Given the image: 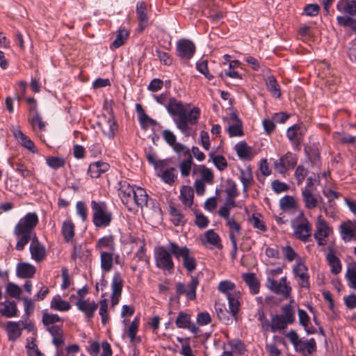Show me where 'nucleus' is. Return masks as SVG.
Returning a JSON list of instances; mask_svg holds the SVG:
<instances>
[{
  "mask_svg": "<svg viewBox=\"0 0 356 356\" xmlns=\"http://www.w3.org/2000/svg\"><path fill=\"white\" fill-rule=\"evenodd\" d=\"M38 217L35 212L28 213L19 220L14 229V234L18 238L15 248L22 251L31 241L30 252L31 258L37 262L42 261L46 257L45 248L40 243L34 233V228L38 225Z\"/></svg>",
  "mask_w": 356,
  "mask_h": 356,
  "instance_id": "obj_1",
  "label": "nucleus"
},
{
  "mask_svg": "<svg viewBox=\"0 0 356 356\" xmlns=\"http://www.w3.org/2000/svg\"><path fill=\"white\" fill-rule=\"evenodd\" d=\"M190 104H184L175 97L169 99L166 109L169 114L177 118L175 120L177 128L186 137L191 136V126L196 125L200 117V109L194 106L188 109Z\"/></svg>",
  "mask_w": 356,
  "mask_h": 356,
  "instance_id": "obj_2",
  "label": "nucleus"
},
{
  "mask_svg": "<svg viewBox=\"0 0 356 356\" xmlns=\"http://www.w3.org/2000/svg\"><path fill=\"white\" fill-rule=\"evenodd\" d=\"M168 248L177 259H182L183 267L188 273H191L196 269L197 262L189 248L186 246L181 247L175 242H170Z\"/></svg>",
  "mask_w": 356,
  "mask_h": 356,
  "instance_id": "obj_3",
  "label": "nucleus"
},
{
  "mask_svg": "<svg viewBox=\"0 0 356 356\" xmlns=\"http://www.w3.org/2000/svg\"><path fill=\"white\" fill-rule=\"evenodd\" d=\"M91 209L93 211L92 222L96 227H106L110 225L113 216L105 202L92 200Z\"/></svg>",
  "mask_w": 356,
  "mask_h": 356,
  "instance_id": "obj_4",
  "label": "nucleus"
},
{
  "mask_svg": "<svg viewBox=\"0 0 356 356\" xmlns=\"http://www.w3.org/2000/svg\"><path fill=\"white\" fill-rule=\"evenodd\" d=\"M172 253L163 246H158L154 250V259L156 267L172 273L175 269V264L172 258Z\"/></svg>",
  "mask_w": 356,
  "mask_h": 356,
  "instance_id": "obj_5",
  "label": "nucleus"
},
{
  "mask_svg": "<svg viewBox=\"0 0 356 356\" xmlns=\"http://www.w3.org/2000/svg\"><path fill=\"white\" fill-rule=\"evenodd\" d=\"M296 220L298 221V224L296 225H293L294 229V236L296 238L300 240L302 242L305 243L309 241L312 236V224L304 216L302 212L299 214Z\"/></svg>",
  "mask_w": 356,
  "mask_h": 356,
  "instance_id": "obj_6",
  "label": "nucleus"
},
{
  "mask_svg": "<svg viewBox=\"0 0 356 356\" xmlns=\"http://www.w3.org/2000/svg\"><path fill=\"white\" fill-rule=\"evenodd\" d=\"M267 287L274 293L281 295L284 299H287L291 293V287L287 282L286 277H282L280 281L268 277Z\"/></svg>",
  "mask_w": 356,
  "mask_h": 356,
  "instance_id": "obj_7",
  "label": "nucleus"
},
{
  "mask_svg": "<svg viewBox=\"0 0 356 356\" xmlns=\"http://www.w3.org/2000/svg\"><path fill=\"white\" fill-rule=\"evenodd\" d=\"M199 285V280L197 277L191 276V279L187 285L183 282H178L176 284L177 296L179 298L182 295H185L188 300H194L196 298V289Z\"/></svg>",
  "mask_w": 356,
  "mask_h": 356,
  "instance_id": "obj_8",
  "label": "nucleus"
},
{
  "mask_svg": "<svg viewBox=\"0 0 356 356\" xmlns=\"http://www.w3.org/2000/svg\"><path fill=\"white\" fill-rule=\"evenodd\" d=\"M297 164V159L294 154L287 152L284 155L274 162L275 169L280 174L293 168Z\"/></svg>",
  "mask_w": 356,
  "mask_h": 356,
  "instance_id": "obj_9",
  "label": "nucleus"
},
{
  "mask_svg": "<svg viewBox=\"0 0 356 356\" xmlns=\"http://www.w3.org/2000/svg\"><path fill=\"white\" fill-rule=\"evenodd\" d=\"M331 232L332 229L328 226L327 222L321 216H318L316 223V231L314 236L319 246L325 245V238L329 236Z\"/></svg>",
  "mask_w": 356,
  "mask_h": 356,
  "instance_id": "obj_10",
  "label": "nucleus"
},
{
  "mask_svg": "<svg viewBox=\"0 0 356 356\" xmlns=\"http://www.w3.org/2000/svg\"><path fill=\"white\" fill-rule=\"evenodd\" d=\"M293 273L294 276L299 279L298 284L301 288L309 289L308 268L304 263L298 261L293 268Z\"/></svg>",
  "mask_w": 356,
  "mask_h": 356,
  "instance_id": "obj_11",
  "label": "nucleus"
},
{
  "mask_svg": "<svg viewBox=\"0 0 356 356\" xmlns=\"http://www.w3.org/2000/svg\"><path fill=\"white\" fill-rule=\"evenodd\" d=\"M177 50L181 58L188 60L194 55L195 46L191 40L181 39L177 42Z\"/></svg>",
  "mask_w": 356,
  "mask_h": 356,
  "instance_id": "obj_12",
  "label": "nucleus"
},
{
  "mask_svg": "<svg viewBox=\"0 0 356 356\" xmlns=\"http://www.w3.org/2000/svg\"><path fill=\"white\" fill-rule=\"evenodd\" d=\"M306 129L300 125L294 124L289 127L286 131V136L292 143L296 149H299V146L302 142Z\"/></svg>",
  "mask_w": 356,
  "mask_h": 356,
  "instance_id": "obj_13",
  "label": "nucleus"
},
{
  "mask_svg": "<svg viewBox=\"0 0 356 356\" xmlns=\"http://www.w3.org/2000/svg\"><path fill=\"white\" fill-rule=\"evenodd\" d=\"M135 189L127 181L119 182L118 193L122 203L127 207L132 205Z\"/></svg>",
  "mask_w": 356,
  "mask_h": 356,
  "instance_id": "obj_14",
  "label": "nucleus"
},
{
  "mask_svg": "<svg viewBox=\"0 0 356 356\" xmlns=\"http://www.w3.org/2000/svg\"><path fill=\"white\" fill-rule=\"evenodd\" d=\"M75 305L77 308L84 313L88 318H92L95 312L98 307L97 303L95 301H90V299L79 298L76 302Z\"/></svg>",
  "mask_w": 356,
  "mask_h": 356,
  "instance_id": "obj_15",
  "label": "nucleus"
},
{
  "mask_svg": "<svg viewBox=\"0 0 356 356\" xmlns=\"http://www.w3.org/2000/svg\"><path fill=\"white\" fill-rule=\"evenodd\" d=\"M339 229L344 241H350L356 238V221L348 220L340 225Z\"/></svg>",
  "mask_w": 356,
  "mask_h": 356,
  "instance_id": "obj_16",
  "label": "nucleus"
},
{
  "mask_svg": "<svg viewBox=\"0 0 356 356\" xmlns=\"http://www.w3.org/2000/svg\"><path fill=\"white\" fill-rule=\"evenodd\" d=\"M296 352L302 354L307 353L308 355H312L316 351V343L314 339L302 341L300 339L297 345L294 346Z\"/></svg>",
  "mask_w": 356,
  "mask_h": 356,
  "instance_id": "obj_17",
  "label": "nucleus"
},
{
  "mask_svg": "<svg viewBox=\"0 0 356 356\" xmlns=\"http://www.w3.org/2000/svg\"><path fill=\"white\" fill-rule=\"evenodd\" d=\"M136 109L140 127L143 129L146 130L149 126H155L156 124V121L146 114L141 104H136Z\"/></svg>",
  "mask_w": 356,
  "mask_h": 356,
  "instance_id": "obj_18",
  "label": "nucleus"
},
{
  "mask_svg": "<svg viewBox=\"0 0 356 356\" xmlns=\"http://www.w3.org/2000/svg\"><path fill=\"white\" fill-rule=\"evenodd\" d=\"M35 271V267L30 264L22 262L17 265L16 274L19 278H31L34 276Z\"/></svg>",
  "mask_w": 356,
  "mask_h": 356,
  "instance_id": "obj_19",
  "label": "nucleus"
},
{
  "mask_svg": "<svg viewBox=\"0 0 356 356\" xmlns=\"http://www.w3.org/2000/svg\"><path fill=\"white\" fill-rule=\"evenodd\" d=\"M13 134L19 143L32 152L36 151L34 143L18 128H13Z\"/></svg>",
  "mask_w": 356,
  "mask_h": 356,
  "instance_id": "obj_20",
  "label": "nucleus"
},
{
  "mask_svg": "<svg viewBox=\"0 0 356 356\" xmlns=\"http://www.w3.org/2000/svg\"><path fill=\"white\" fill-rule=\"evenodd\" d=\"M337 9L350 16L356 15V0H340L337 4Z\"/></svg>",
  "mask_w": 356,
  "mask_h": 356,
  "instance_id": "obj_21",
  "label": "nucleus"
},
{
  "mask_svg": "<svg viewBox=\"0 0 356 356\" xmlns=\"http://www.w3.org/2000/svg\"><path fill=\"white\" fill-rule=\"evenodd\" d=\"M146 4L144 1L138 3L136 6V14L139 22V31H143L148 24V17L146 13Z\"/></svg>",
  "mask_w": 356,
  "mask_h": 356,
  "instance_id": "obj_22",
  "label": "nucleus"
},
{
  "mask_svg": "<svg viewBox=\"0 0 356 356\" xmlns=\"http://www.w3.org/2000/svg\"><path fill=\"white\" fill-rule=\"evenodd\" d=\"M148 197L149 196L144 188L137 187L134 193L132 204H135L137 207L143 209L147 206Z\"/></svg>",
  "mask_w": 356,
  "mask_h": 356,
  "instance_id": "obj_23",
  "label": "nucleus"
},
{
  "mask_svg": "<svg viewBox=\"0 0 356 356\" xmlns=\"http://www.w3.org/2000/svg\"><path fill=\"white\" fill-rule=\"evenodd\" d=\"M243 279L248 286L250 291L252 295L257 294L259 292L260 283L254 273H244L243 274Z\"/></svg>",
  "mask_w": 356,
  "mask_h": 356,
  "instance_id": "obj_24",
  "label": "nucleus"
},
{
  "mask_svg": "<svg viewBox=\"0 0 356 356\" xmlns=\"http://www.w3.org/2000/svg\"><path fill=\"white\" fill-rule=\"evenodd\" d=\"M108 168L109 165L107 163L97 161L90 165L88 174L92 178H97L102 173L106 172Z\"/></svg>",
  "mask_w": 356,
  "mask_h": 356,
  "instance_id": "obj_25",
  "label": "nucleus"
},
{
  "mask_svg": "<svg viewBox=\"0 0 356 356\" xmlns=\"http://www.w3.org/2000/svg\"><path fill=\"white\" fill-rule=\"evenodd\" d=\"M328 265L330 266V271L332 274L337 275L341 270V264L339 259L334 254L332 248H329V252L326 256Z\"/></svg>",
  "mask_w": 356,
  "mask_h": 356,
  "instance_id": "obj_26",
  "label": "nucleus"
},
{
  "mask_svg": "<svg viewBox=\"0 0 356 356\" xmlns=\"http://www.w3.org/2000/svg\"><path fill=\"white\" fill-rule=\"evenodd\" d=\"M61 232L65 242H72L75 235V226L71 220H66L63 222Z\"/></svg>",
  "mask_w": 356,
  "mask_h": 356,
  "instance_id": "obj_27",
  "label": "nucleus"
},
{
  "mask_svg": "<svg viewBox=\"0 0 356 356\" xmlns=\"http://www.w3.org/2000/svg\"><path fill=\"white\" fill-rule=\"evenodd\" d=\"M204 236L205 241L203 240L202 242L204 245H205L206 243H209L219 250L222 249L223 245L221 243L220 237L216 232H214L213 229L207 230L204 233Z\"/></svg>",
  "mask_w": 356,
  "mask_h": 356,
  "instance_id": "obj_28",
  "label": "nucleus"
},
{
  "mask_svg": "<svg viewBox=\"0 0 356 356\" xmlns=\"http://www.w3.org/2000/svg\"><path fill=\"white\" fill-rule=\"evenodd\" d=\"M19 322L8 321L6 324V330L10 341H16L22 334V329L19 326Z\"/></svg>",
  "mask_w": 356,
  "mask_h": 356,
  "instance_id": "obj_29",
  "label": "nucleus"
},
{
  "mask_svg": "<svg viewBox=\"0 0 356 356\" xmlns=\"http://www.w3.org/2000/svg\"><path fill=\"white\" fill-rule=\"evenodd\" d=\"M302 201L305 207L308 209H314L318 205V199L310 189L305 188L302 192Z\"/></svg>",
  "mask_w": 356,
  "mask_h": 356,
  "instance_id": "obj_30",
  "label": "nucleus"
},
{
  "mask_svg": "<svg viewBox=\"0 0 356 356\" xmlns=\"http://www.w3.org/2000/svg\"><path fill=\"white\" fill-rule=\"evenodd\" d=\"M194 191L193 189L188 186H183L181 189L180 200L186 207H191L193 204Z\"/></svg>",
  "mask_w": 356,
  "mask_h": 356,
  "instance_id": "obj_31",
  "label": "nucleus"
},
{
  "mask_svg": "<svg viewBox=\"0 0 356 356\" xmlns=\"http://www.w3.org/2000/svg\"><path fill=\"white\" fill-rule=\"evenodd\" d=\"M113 252H100L101 268L104 272H109L113 268Z\"/></svg>",
  "mask_w": 356,
  "mask_h": 356,
  "instance_id": "obj_32",
  "label": "nucleus"
},
{
  "mask_svg": "<svg viewBox=\"0 0 356 356\" xmlns=\"http://www.w3.org/2000/svg\"><path fill=\"white\" fill-rule=\"evenodd\" d=\"M17 305L15 302L7 301L1 304L0 313L2 316L11 318L17 316Z\"/></svg>",
  "mask_w": 356,
  "mask_h": 356,
  "instance_id": "obj_33",
  "label": "nucleus"
},
{
  "mask_svg": "<svg viewBox=\"0 0 356 356\" xmlns=\"http://www.w3.org/2000/svg\"><path fill=\"white\" fill-rule=\"evenodd\" d=\"M266 86L268 90L270 92L271 95L275 98H279L281 96V90L280 85L278 84L275 76H269L265 79Z\"/></svg>",
  "mask_w": 356,
  "mask_h": 356,
  "instance_id": "obj_34",
  "label": "nucleus"
},
{
  "mask_svg": "<svg viewBox=\"0 0 356 356\" xmlns=\"http://www.w3.org/2000/svg\"><path fill=\"white\" fill-rule=\"evenodd\" d=\"M231 119L234 121V124L229 127L228 131L229 136L234 137L241 136L243 134L242 122L236 113L232 114Z\"/></svg>",
  "mask_w": 356,
  "mask_h": 356,
  "instance_id": "obj_35",
  "label": "nucleus"
},
{
  "mask_svg": "<svg viewBox=\"0 0 356 356\" xmlns=\"http://www.w3.org/2000/svg\"><path fill=\"white\" fill-rule=\"evenodd\" d=\"M90 255V251L83 245H74L73 250L71 254V259L76 261L77 259L81 261L86 260Z\"/></svg>",
  "mask_w": 356,
  "mask_h": 356,
  "instance_id": "obj_36",
  "label": "nucleus"
},
{
  "mask_svg": "<svg viewBox=\"0 0 356 356\" xmlns=\"http://www.w3.org/2000/svg\"><path fill=\"white\" fill-rule=\"evenodd\" d=\"M241 297V293L239 291L234 292L233 294L229 295L227 298L229 302V312L232 314V316L235 317L239 309V298Z\"/></svg>",
  "mask_w": 356,
  "mask_h": 356,
  "instance_id": "obj_37",
  "label": "nucleus"
},
{
  "mask_svg": "<svg viewBox=\"0 0 356 356\" xmlns=\"http://www.w3.org/2000/svg\"><path fill=\"white\" fill-rule=\"evenodd\" d=\"M96 245L97 248H107L110 252H114L115 250L114 236L113 235L104 236L97 241Z\"/></svg>",
  "mask_w": 356,
  "mask_h": 356,
  "instance_id": "obj_38",
  "label": "nucleus"
},
{
  "mask_svg": "<svg viewBox=\"0 0 356 356\" xmlns=\"http://www.w3.org/2000/svg\"><path fill=\"white\" fill-rule=\"evenodd\" d=\"M51 307L57 311L66 312L70 309L71 306L67 301L63 300L60 296H56L51 302Z\"/></svg>",
  "mask_w": 356,
  "mask_h": 356,
  "instance_id": "obj_39",
  "label": "nucleus"
},
{
  "mask_svg": "<svg viewBox=\"0 0 356 356\" xmlns=\"http://www.w3.org/2000/svg\"><path fill=\"white\" fill-rule=\"evenodd\" d=\"M123 286V280L121 274L115 272L113 275L111 283L112 293L113 296L121 295Z\"/></svg>",
  "mask_w": 356,
  "mask_h": 356,
  "instance_id": "obj_40",
  "label": "nucleus"
},
{
  "mask_svg": "<svg viewBox=\"0 0 356 356\" xmlns=\"http://www.w3.org/2000/svg\"><path fill=\"white\" fill-rule=\"evenodd\" d=\"M185 156H188V159L183 160L179 165L181 174L183 177H188L190 174L191 166L193 163L192 156L190 150L185 152Z\"/></svg>",
  "mask_w": 356,
  "mask_h": 356,
  "instance_id": "obj_41",
  "label": "nucleus"
},
{
  "mask_svg": "<svg viewBox=\"0 0 356 356\" xmlns=\"http://www.w3.org/2000/svg\"><path fill=\"white\" fill-rule=\"evenodd\" d=\"M240 172V179L243 184V192H247L248 188L253 183V177L251 170L249 168L246 170H241Z\"/></svg>",
  "mask_w": 356,
  "mask_h": 356,
  "instance_id": "obj_42",
  "label": "nucleus"
},
{
  "mask_svg": "<svg viewBox=\"0 0 356 356\" xmlns=\"http://www.w3.org/2000/svg\"><path fill=\"white\" fill-rule=\"evenodd\" d=\"M346 277L350 286L356 289V262H350L347 266Z\"/></svg>",
  "mask_w": 356,
  "mask_h": 356,
  "instance_id": "obj_43",
  "label": "nucleus"
},
{
  "mask_svg": "<svg viewBox=\"0 0 356 356\" xmlns=\"http://www.w3.org/2000/svg\"><path fill=\"white\" fill-rule=\"evenodd\" d=\"M352 16H338L337 17V23L339 26L349 27L353 31H356V19Z\"/></svg>",
  "mask_w": 356,
  "mask_h": 356,
  "instance_id": "obj_44",
  "label": "nucleus"
},
{
  "mask_svg": "<svg viewBox=\"0 0 356 356\" xmlns=\"http://www.w3.org/2000/svg\"><path fill=\"white\" fill-rule=\"evenodd\" d=\"M289 324L280 315H275L272 317L270 328L273 332L284 330Z\"/></svg>",
  "mask_w": 356,
  "mask_h": 356,
  "instance_id": "obj_45",
  "label": "nucleus"
},
{
  "mask_svg": "<svg viewBox=\"0 0 356 356\" xmlns=\"http://www.w3.org/2000/svg\"><path fill=\"white\" fill-rule=\"evenodd\" d=\"M117 129L118 125L113 118H110L107 120L106 126L102 129L103 134L109 138H113L114 137Z\"/></svg>",
  "mask_w": 356,
  "mask_h": 356,
  "instance_id": "obj_46",
  "label": "nucleus"
},
{
  "mask_svg": "<svg viewBox=\"0 0 356 356\" xmlns=\"http://www.w3.org/2000/svg\"><path fill=\"white\" fill-rule=\"evenodd\" d=\"M170 215L171 221L175 226L183 225L186 222L184 216L175 207H170Z\"/></svg>",
  "mask_w": 356,
  "mask_h": 356,
  "instance_id": "obj_47",
  "label": "nucleus"
},
{
  "mask_svg": "<svg viewBox=\"0 0 356 356\" xmlns=\"http://www.w3.org/2000/svg\"><path fill=\"white\" fill-rule=\"evenodd\" d=\"M129 36V33L125 29L118 31L115 39L112 42L111 48L117 49L123 45Z\"/></svg>",
  "mask_w": 356,
  "mask_h": 356,
  "instance_id": "obj_48",
  "label": "nucleus"
},
{
  "mask_svg": "<svg viewBox=\"0 0 356 356\" xmlns=\"http://www.w3.org/2000/svg\"><path fill=\"white\" fill-rule=\"evenodd\" d=\"M199 172L201 175V179L200 180H202V181L209 184H213L214 175L211 169L202 165L199 166Z\"/></svg>",
  "mask_w": 356,
  "mask_h": 356,
  "instance_id": "obj_49",
  "label": "nucleus"
},
{
  "mask_svg": "<svg viewBox=\"0 0 356 356\" xmlns=\"http://www.w3.org/2000/svg\"><path fill=\"white\" fill-rule=\"evenodd\" d=\"M235 284L229 280L222 281L219 283L218 289L221 293L225 294L227 297L229 295H232L234 292H236L234 291Z\"/></svg>",
  "mask_w": 356,
  "mask_h": 356,
  "instance_id": "obj_50",
  "label": "nucleus"
},
{
  "mask_svg": "<svg viewBox=\"0 0 356 356\" xmlns=\"http://www.w3.org/2000/svg\"><path fill=\"white\" fill-rule=\"evenodd\" d=\"M236 150L241 159H250L251 151L245 142H241L236 145Z\"/></svg>",
  "mask_w": 356,
  "mask_h": 356,
  "instance_id": "obj_51",
  "label": "nucleus"
},
{
  "mask_svg": "<svg viewBox=\"0 0 356 356\" xmlns=\"http://www.w3.org/2000/svg\"><path fill=\"white\" fill-rule=\"evenodd\" d=\"M282 314L280 315L289 324L295 321L294 310L291 305H286L282 307Z\"/></svg>",
  "mask_w": 356,
  "mask_h": 356,
  "instance_id": "obj_52",
  "label": "nucleus"
},
{
  "mask_svg": "<svg viewBox=\"0 0 356 356\" xmlns=\"http://www.w3.org/2000/svg\"><path fill=\"white\" fill-rule=\"evenodd\" d=\"M190 323L191 315L184 312H180L175 321L177 327L179 328H186Z\"/></svg>",
  "mask_w": 356,
  "mask_h": 356,
  "instance_id": "obj_53",
  "label": "nucleus"
},
{
  "mask_svg": "<svg viewBox=\"0 0 356 356\" xmlns=\"http://www.w3.org/2000/svg\"><path fill=\"white\" fill-rule=\"evenodd\" d=\"M58 322H63L58 314L44 313L42 315V323L45 327L56 325Z\"/></svg>",
  "mask_w": 356,
  "mask_h": 356,
  "instance_id": "obj_54",
  "label": "nucleus"
},
{
  "mask_svg": "<svg viewBox=\"0 0 356 356\" xmlns=\"http://www.w3.org/2000/svg\"><path fill=\"white\" fill-rule=\"evenodd\" d=\"M280 205L283 211L289 210L296 207V202L293 197L285 195L280 199Z\"/></svg>",
  "mask_w": 356,
  "mask_h": 356,
  "instance_id": "obj_55",
  "label": "nucleus"
},
{
  "mask_svg": "<svg viewBox=\"0 0 356 356\" xmlns=\"http://www.w3.org/2000/svg\"><path fill=\"white\" fill-rule=\"evenodd\" d=\"M175 172L176 170L175 168H170L169 169L165 170L162 172L161 177L165 183L172 184L175 182V180L177 178Z\"/></svg>",
  "mask_w": 356,
  "mask_h": 356,
  "instance_id": "obj_56",
  "label": "nucleus"
},
{
  "mask_svg": "<svg viewBox=\"0 0 356 356\" xmlns=\"http://www.w3.org/2000/svg\"><path fill=\"white\" fill-rule=\"evenodd\" d=\"M99 303H100V307H99V314L101 316L102 324L106 325L110 319L109 315L108 314L107 300H106V299H104V300H101Z\"/></svg>",
  "mask_w": 356,
  "mask_h": 356,
  "instance_id": "obj_57",
  "label": "nucleus"
},
{
  "mask_svg": "<svg viewBox=\"0 0 356 356\" xmlns=\"http://www.w3.org/2000/svg\"><path fill=\"white\" fill-rule=\"evenodd\" d=\"M260 216H261L259 213H254L249 218V222L252 225V226L254 228L258 229L262 232H265L266 231V227L263 220L260 219Z\"/></svg>",
  "mask_w": 356,
  "mask_h": 356,
  "instance_id": "obj_58",
  "label": "nucleus"
},
{
  "mask_svg": "<svg viewBox=\"0 0 356 356\" xmlns=\"http://www.w3.org/2000/svg\"><path fill=\"white\" fill-rule=\"evenodd\" d=\"M46 161L47 165L54 169H58L63 167L65 163V160L64 159L55 156L47 158Z\"/></svg>",
  "mask_w": 356,
  "mask_h": 356,
  "instance_id": "obj_59",
  "label": "nucleus"
},
{
  "mask_svg": "<svg viewBox=\"0 0 356 356\" xmlns=\"http://www.w3.org/2000/svg\"><path fill=\"white\" fill-rule=\"evenodd\" d=\"M333 136L335 140L342 144L351 145L353 136L345 133L334 132Z\"/></svg>",
  "mask_w": 356,
  "mask_h": 356,
  "instance_id": "obj_60",
  "label": "nucleus"
},
{
  "mask_svg": "<svg viewBox=\"0 0 356 356\" xmlns=\"http://www.w3.org/2000/svg\"><path fill=\"white\" fill-rule=\"evenodd\" d=\"M6 293L13 298H19L21 293V288L13 282H9L6 286Z\"/></svg>",
  "mask_w": 356,
  "mask_h": 356,
  "instance_id": "obj_61",
  "label": "nucleus"
},
{
  "mask_svg": "<svg viewBox=\"0 0 356 356\" xmlns=\"http://www.w3.org/2000/svg\"><path fill=\"white\" fill-rule=\"evenodd\" d=\"M197 70L204 74L207 79L211 80L213 76L209 72L208 62L206 60L198 62L196 65Z\"/></svg>",
  "mask_w": 356,
  "mask_h": 356,
  "instance_id": "obj_62",
  "label": "nucleus"
},
{
  "mask_svg": "<svg viewBox=\"0 0 356 356\" xmlns=\"http://www.w3.org/2000/svg\"><path fill=\"white\" fill-rule=\"evenodd\" d=\"M213 163L215 166L220 170L222 171L227 167V162L225 158L222 155L214 156L212 158Z\"/></svg>",
  "mask_w": 356,
  "mask_h": 356,
  "instance_id": "obj_63",
  "label": "nucleus"
},
{
  "mask_svg": "<svg viewBox=\"0 0 356 356\" xmlns=\"http://www.w3.org/2000/svg\"><path fill=\"white\" fill-rule=\"evenodd\" d=\"M218 318L224 324L229 325L232 323V319L229 316V312L226 309L222 308L217 309Z\"/></svg>",
  "mask_w": 356,
  "mask_h": 356,
  "instance_id": "obj_64",
  "label": "nucleus"
}]
</instances>
